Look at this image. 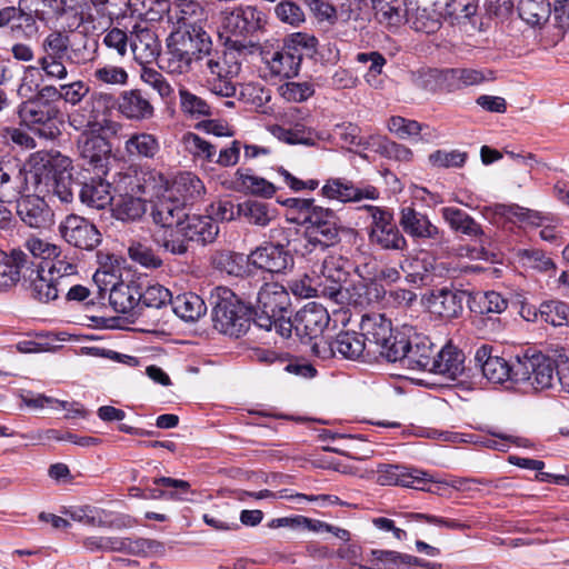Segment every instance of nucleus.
I'll use <instances>...</instances> for the list:
<instances>
[{"mask_svg":"<svg viewBox=\"0 0 569 569\" xmlns=\"http://www.w3.org/2000/svg\"><path fill=\"white\" fill-rule=\"evenodd\" d=\"M447 84L452 90H459L470 86H478L487 80L492 79L487 77L482 70L455 68L445 70Z\"/></svg>","mask_w":569,"mask_h":569,"instance_id":"nucleus-53","label":"nucleus"},{"mask_svg":"<svg viewBox=\"0 0 569 569\" xmlns=\"http://www.w3.org/2000/svg\"><path fill=\"white\" fill-rule=\"evenodd\" d=\"M130 48L137 61L149 63L158 57L160 43L156 33L149 28L134 27L130 38Z\"/></svg>","mask_w":569,"mask_h":569,"instance_id":"nucleus-37","label":"nucleus"},{"mask_svg":"<svg viewBox=\"0 0 569 569\" xmlns=\"http://www.w3.org/2000/svg\"><path fill=\"white\" fill-rule=\"evenodd\" d=\"M269 130L278 140L289 144L315 146L318 140L316 132L302 123L289 128L273 124Z\"/></svg>","mask_w":569,"mask_h":569,"instance_id":"nucleus-46","label":"nucleus"},{"mask_svg":"<svg viewBox=\"0 0 569 569\" xmlns=\"http://www.w3.org/2000/svg\"><path fill=\"white\" fill-rule=\"evenodd\" d=\"M366 348L367 345L361 333L343 331L338 333L333 341L321 340L320 342H315L311 351L323 360L338 355L343 359L357 360L362 356Z\"/></svg>","mask_w":569,"mask_h":569,"instance_id":"nucleus-19","label":"nucleus"},{"mask_svg":"<svg viewBox=\"0 0 569 569\" xmlns=\"http://www.w3.org/2000/svg\"><path fill=\"white\" fill-rule=\"evenodd\" d=\"M520 18L530 26H539L547 21L550 4L547 0H520L518 4Z\"/></svg>","mask_w":569,"mask_h":569,"instance_id":"nucleus-57","label":"nucleus"},{"mask_svg":"<svg viewBox=\"0 0 569 569\" xmlns=\"http://www.w3.org/2000/svg\"><path fill=\"white\" fill-rule=\"evenodd\" d=\"M239 218L247 223L264 228L276 219V208L260 200H246L237 204Z\"/></svg>","mask_w":569,"mask_h":569,"instance_id":"nucleus-42","label":"nucleus"},{"mask_svg":"<svg viewBox=\"0 0 569 569\" xmlns=\"http://www.w3.org/2000/svg\"><path fill=\"white\" fill-rule=\"evenodd\" d=\"M113 204V216L121 221H137L147 211L146 199L132 191H122Z\"/></svg>","mask_w":569,"mask_h":569,"instance_id":"nucleus-41","label":"nucleus"},{"mask_svg":"<svg viewBox=\"0 0 569 569\" xmlns=\"http://www.w3.org/2000/svg\"><path fill=\"white\" fill-rule=\"evenodd\" d=\"M184 236L189 241L206 246L216 240L219 234V226L212 217L206 214H193L187 217L183 222Z\"/></svg>","mask_w":569,"mask_h":569,"instance_id":"nucleus-35","label":"nucleus"},{"mask_svg":"<svg viewBox=\"0 0 569 569\" xmlns=\"http://www.w3.org/2000/svg\"><path fill=\"white\" fill-rule=\"evenodd\" d=\"M411 331L412 328L408 326H403L401 330L395 331L386 346L379 348V353L389 362H400L402 366V360L411 343Z\"/></svg>","mask_w":569,"mask_h":569,"instance_id":"nucleus-47","label":"nucleus"},{"mask_svg":"<svg viewBox=\"0 0 569 569\" xmlns=\"http://www.w3.org/2000/svg\"><path fill=\"white\" fill-rule=\"evenodd\" d=\"M187 207L169 194L156 200L152 206L151 217L160 228L178 227L183 224L188 217Z\"/></svg>","mask_w":569,"mask_h":569,"instance_id":"nucleus-30","label":"nucleus"},{"mask_svg":"<svg viewBox=\"0 0 569 569\" xmlns=\"http://www.w3.org/2000/svg\"><path fill=\"white\" fill-rule=\"evenodd\" d=\"M36 278L31 280L32 297L41 302H49L61 297L64 289L48 274L43 267L33 269Z\"/></svg>","mask_w":569,"mask_h":569,"instance_id":"nucleus-49","label":"nucleus"},{"mask_svg":"<svg viewBox=\"0 0 569 569\" xmlns=\"http://www.w3.org/2000/svg\"><path fill=\"white\" fill-rule=\"evenodd\" d=\"M40 160L43 162V169H48L49 173L46 177V181H42V186L47 192H51L61 202L69 203L73 199L74 187H79L80 183L72 179L71 172L68 170L71 161L67 157L60 154L52 156L50 153L37 152L31 156V161Z\"/></svg>","mask_w":569,"mask_h":569,"instance_id":"nucleus-8","label":"nucleus"},{"mask_svg":"<svg viewBox=\"0 0 569 569\" xmlns=\"http://www.w3.org/2000/svg\"><path fill=\"white\" fill-rule=\"evenodd\" d=\"M213 262L218 269L226 271L228 274L240 276L246 271L248 256L223 251L214 256Z\"/></svg>","mask_w":569,"mask_h":569,"instance_id":"nucleus-61","label":"nucleus"},{"mask_svg":"<svg viewBox=\"0 0 569 569\" xmlns=\"http://www.w3.org/2000/svg\"><path fill=\"white\" fill-rule=\"evenodd\" d=\"M263 23L264 14L251 6L238 7L232 11H226L222 28L228 34L227 46H229V40H239L247 46L244 40L259 31Z\"/></svg>","mask_w":569,"mask_h":569,"instance_id":"nucleus-13","label":"nucleus"},{"mask_svg":"<svg viewBox=\"0 0 569 569\" xmlns=\"http://www.w3.org/2000/svg\"><path fill=\"white\" fill-rule=\"evenodd\" d=\"M360 329L366 345H375L378 349L386 346L395 332L391 321L385 315L377 312L363 315Z\"/></svg>","mask_w":569,"mask_h":569,"instance_id":"nucleus-32","label":"nucleus"},{"mask_svg":"<svg viewBox=\"0 0 569 569\" xmlns=\"http://www.w3.org/2000/svg\"><path fill=\"white\" fill-rule=\"evenodd\" d=\"M366 208L372 219L369 230L370 243L382 250H406L407 240L396 226L392 212L376 206Z\"/></svg>","mask_w":569,"mask_h":569,"instance_id":"nucleus-12","label":"nucleus"},{"mask_svg":"<svg viewBox=\"0 0 569 569\" xmlns=\"http://www.w3.org/2000/svg\"><path fill=\"white\" fill-rule=\"evenodd\" d=\"M34 92L20 103L18 117L21 124L32 130L37 136L53 140L60 134L59 117L61 110L46 86L36 83Z\"/></svg>","mask_w":569,"mask_h":569,"instance_id":"nucleus-4","label":"nucleus"},{"mask_svg":"<svg viewBox=\"0 0 569 569\" xmlns=\"http://www.w3.org/2000/svg\"><path fill=\"white\" fill-rule=\"evenodd\" d=\"M330 322L328 310L317 302H309L295 316V332L305 343L320 342Z\"/></svg>","mask_w":569,"mask_h":569,"instance_id":"nucleus-18","label":"nucleus"},{"mask_svg":"<svg viewBox=\"0 0 569 569\" xmlns=\"http://www.w3.org/2000/svg\"><path fill=\"white\" fill-rule=\"evenodd\" d=\"M348 264L349 261L341 256H328L321 266V277L330 282L329 286L323 283L322 292L338 303H343L347 296L343 283L349 276Z\"/></svg>","mask_w":569,"mask_h":569,"instance_id":"nucleus-22","label":"nucleus"},{"mask_svg":"<svg viewBox=\"0 0 569 569\" xmlns=\"http://www.w3.org/2000/svg\"><path fill=\"white\" fill-rule=\"evenodd\" d=\"M164 545L154 539L118 537L117 552L129 556H154L164 553Z\"/></svg>","mask_w":569,"mask_h":569,"instance_id":"nucleus-44","label":"nucleus"},{"mask_svg":"<svg viewBox=\"0 0 569 569\" xmlns=\"http://www.w3.org/2000/svg\"><path fill=\"white\" fill-rule=\"evenodd\" d=\"M263 60L272 74L283 78L297 76L301 64L300 56L284 44L272 52H263Z\"/></svg>","mask_w":569,"mask_h":569,"instance_id":"nucleus-36","label":"nucleus"},{"mask_svg":"<svg viewBox=\"0 0 569 569\" xmlns=\"http://www.w3.org/2000/svg\"><path fill=\"white\" fill-rule=\"evenodd\" d=\"M60 11L57 0H19L18 7L0 9V28L9 27L13 34L31 37L37 20L44 21Z\"/></svg>","mask_w":569,"mask_h":569,"instance_id":"nucleus-6","label":"nucleus"},{"mask_svg":"<svg viewBox=\"0 0 569 569\" xmlns=\"http://www.w3.org/2000/svg\"><path fill=\"white\" fill-rule=\"evenodd\" d=\"M378 482L382 486H402L416 490H429L428 483L436 482L429 472L399 465H386L379 469Z\"/></svg>","mask_w":569,"mask_h":569,"instance_id":"nucleus-21","label":"nucleus"},{"mask_svg":"<svg viewBox=\"0 0 569 569\" xmlns=\"http://www.w3.org/2000/svg\"><path fill=\"white\" fill-rule=\"evenodd\" d=\"M140 300V287L134 282L114 283L110 289L109 301L113 310L118 313L126 315L131 321L141 316Z\"/></svg>","mask_w":569,"mask_h":569,"instance_id":"nucleus-28","label":"nucleus"},{"mask_svg":"<svg viewBox=\"0 0 569 569\" xmlns=\"http://www.w3.org/2000/svg\"><path fill=\"white\" fill-rule=\"evenodd\" d=\"M180 109L191 119H200L212 114L211 107L204 99L192 93L184 87L179 89Z\"/></svg>","mask_w":569,"mask_h":569,"instance_id":"nucleus-56","label":"nucleus"},{"mask_svg":"<svg viewBox=\"0 0 569 569\" xmlns=\"http://www.w3.org/2000/svg\"><path fill=\"white\" fill-rule=\"evenodd\" d=\"M153 485L164 488L167 500L184 501L187 496L192 493L191 485L181 479L159 477L153 479Z\"/></svg>","mask_w":569,"mask_h":569,"instance_id":"nucleus-62","label":"nucleus"},{"mask_svg":"<svg viewBox=\"0 0 569 569\" xmlns=\"http://www.w3.org/2000/svg\"><path fill=\"white\" fill-rule=\"evenodd\" d=\"M412 83L416 88L435 92L443 82H447L445 71L438 69H421L412 72Z\"/></svg>","mask_w":569,"mask_h":569,"instance_id":"nucleus-63","label":"nucleus"},{"mask_svg":"<svg viewBox=\"0 0 569 569\" xmlns=\"http://www.w3.org/2000/svg\"><path fill=\"white\" fill-rule=\"evenodd\" d=\"M179 27L170 33L167 42H171L181 51L200 63L210 51H212V41L208 32L201 26L202 21L196 19H178Z\"/></svg>","mask_w":569,"mask_h":569,"instance_id":"nucleus-10","label":"nucleus"},{"mask_svg":"<svg viewBox=\"0 0 569 569\" xmlns=\"http://www.w3.org/2000/svg\"><path fill=\"white\" fill-rule=\"evenodd\" d=\"M164 68L172 74H186L190 72L193 64L198 63L194 58L189 57L171 42H167V52L163 60Z\"/></svg>","mask_w":569,"mask_h":569,"instance_id":"nucleus-58","label":"nucleus"},{"mask_svg":"<svg viewBox=\"0 0 569 569\" xmlns=\"http://www.w3.org/2000/svg\"><path fill=\"white\" fill-rule=\"evenodd\" d=\"M403 20L416 32L433 34L446 17V0H405Z\"/></svg>","mask_w":569,"mask_h":569,"instance_id":"nucleus-9","label":"nucleus"},{"mask_svg":"<svg viewBox=\"0 0 569 569\" xmlns=\"http://www.w3.org/2000/svg\"><path fill=\"white\" fill-rule=\"evenodd\" d=\"M92 77L97 82L111 86H124L128 83L129 79V74L124 68L109 63L98 66Z\"/></svg>","mask_w":569,"mask_h":569,"instance_id":"nucleus-64","label":"nucleus"},{"mask_svg":"<svg viewBox=\"0 0 569 569\" xmlns=\"http://www.w3.org/2000/svg\"><path fill=\"white\" fill-rule=\"evenodd\" d=\"M172 299L173 312L184 321H196L206 313L204 301L198 295L187 292Z\"/></svg>","mask_w":569,"mask_h":569,"instance_id":"nucleus-48","label":"nucleus"},{"mask_svg":"<svg viewBox=\"0 0 569 569\" xmlns=\"http://www.w3.org/2000/svg\"><path fill=\"white\" fill-rule=\"evenodd\" d=\"M248 263L271 273H280L293 264V258L282 243H267L248 254Z\"/></svg>","mask_w":569,"mask_h":569,"instance_id":"nucleus-24","label":"nucleus"},{"mask_svg":"<svg viewBox=\"0 0 569 569\" xmlns=\"http://www.w3.org/2000/svg\"><path fill=\"white\" fill-rule=\"evenodd\" d=\"M160 149L158 139L147 132L134 133L124 143V150L131 158H153Z\"/></svg>","mask_w":569,"mask_h":569,"instance_id":"nucleus-51","label":"nucleus"},{"mask_svg":"<svg viewBox=\"0 0 569 569\" xmlns=\"http://www.w3.org/2000/svg\"><path fill=\"white\" fill-rule=\"evenodd\" d=\"M61 238L70 246L91 251L101 242V233L88 219L71 213L59 223Z\"/></svg>","mask_w":569,"mask_h":569,"instance_id":"nucleus-17","label":"nucleus"},{"mask_svg":"<svg viewBox=\"0 0 569 569\" xmlns=\"http://www.w3.org/2000/svg\"><path fill=\"white\" fill-rule=\"evenodd\" d=\"M99 43L96 39L82 37L79 43L72 42L70 34L63 30H51L39 42L36 64L24 68L18 87L20 97L34 92L33 77L39 74L42 80L62 82L69 77V64H86L96 58Z\"/></svg>","mask_w":569,"mask_h":569,"instance_id":"nucleus-1","label":"nucleus"},{"mask_svg":"<svg viewBox=\"0 0 569 569\" xmlns=\"http://www.w3.org/2000/svg\"><path fill=\"white\" fill-rule=\"evenodd\" d=\"M246 48L239 40H229V46L222 53L210 51L201 63V72L210 92L224 98L236 94L234 79L241 70V50Z\"/></svg>","mask_w":569,"mask_h":569,"instance_id":"nucleus-3","label":"nucleus"},{"mask_svg":"<svg viewBox=\"0 0 569 569\" xmlns=\"http://www.w3.org/2000/svg\"><path fill=\"white\" fill-rule=\"evenodd\" d=\"M117 110L126 119L132 121H144L154 116V107L149 97L140 89L121 91L117 98Z\"/></svg>","mask_w":569,"mask_h":569,"instance_id":"nucleus-27","label":"nucleus"},{"mask_svg":"<svg viewBox=\"0 0 569 569\" xmlns=\"http://www.w3.org/2000/svg\"><path fill=\"white\" fill-rule=\"evenodd\" d=\"M431 373L457 380L465 371V355L457 347L448 343L436 352Z\"/></svg>","mask_w":569,"mask_h":569,"instance_id":"nucleus-31","label":"nucleus"},{"mask_svg":"<svg viewBox=\"0 0 569 569\" xmlns=\"http://www.w3.org/2000/svg\"><path fill=\"white\" fill-rule=\"evenodd\" d=\"M322 197L339 202H358L362 199L375 200L379 197L378 190L372 186L357 187L346 178H330L321 188Z\"/></svg>","mask_w":569,"mask_h":569,"instance_id":"nucleus-26","label":"nucleus"},{"mask_svg":"<svg viewBox=\"0 0 569 569\" xmlns=\"http://www.w3.org/2000/svg\"><path fill=\"white\" fill-rule=\"evenodd\" d=\"M312 210L310 216H306L307 223L303 232L306 249L309 252L317 249L323 251L340 241L343 226L332 209L320 206Z\"/></svg>","mask_w":569,"mask_h":569,"instance_id":"nucleus-7","label":"nucleus"},{"mask_svg":"<svg viewBox=\"0 0 569 569\" xmlns=\"http://www.w3.org/2000/svg\"><path fill=\"white\" fill-rule=\"evenodd\" d=\"M213 328L220 333L240 338L248 332L252 321L251 308L229 288L218 287L211 296Z\"/></svg>","mask_w":569,"mask_h":569,"instance_id":"nucleus-5","label":"nucleus"},{"mask_svg":"<svg viewBox=\"0 0 569 569\" xmlns=\"http://www.w3.org/2000/svg\"><path fill=\"white\" fill-rule=\"evenodd\" d=\"M86 101L90 104L91 112L98 117L106 130L116 133L121 128L120 123L108 119L111 110L117 107V98L112 93L93 92Z\"/></svg>","mask_w":569,"mask_h":569,"instance_id":"nucleus-45","label":"nucleus"},{"mask_svg":"<svg viewBox=\"0 0 569 569\" xmlns=\"http://www.w3.org/2000/svg\"><path fill=\"white\" fill-rule=\"evenodd\" d=\"M435 346L430 338L413 332L410 347L407 349L406 357L402 360V367L410 370L430 372L431 366L435 363Z\"/></svg>","mask_w":569,"mask_h":569,"instance_id":"nucleus-29","label":"nucleus"},{"mask_svg":"<svg viewBox=\"0 0 569 569\" xmlns=\"http://www.w3.org/2000/svg\"><path fill=\"white\" fill-rule=\"evenodd\" d=\"M290 296L283 286L279 283H264L257 296V305L253 312V323L264 330H272L271 318L290 311Z\"/></svg>","mask_w":569,"mask_h":569,"instance_id":"nucleus-11","label":"nucleus"},{"mask_svg":"<svg viewBox=\"0 0 569 569\" xmlns=\"http://www.w3.org/2000/svg\"><path fill=\"white\" fill-rule=\"evenodd\" d=\"M236 181L246 192L264 198H271L276 193V187L264 178L254 176L243 169H238L234 173Z\"/></svg>","mask_w":569,"mask_h":569,"instance_id":"nucleus-55","label":"nucleus"},{"mask_svg":"<svg viewBox=\"0 0 569 569\" xmlns=\"http://www.w3.org/2000/svg\"><path fill=\"white\" fill-rule=\"evenodd\" d=\"M34 262L21 248H14L10 251L0 250V291H7L14 287L20 279L31 278L33 274Z\"/></svg>","mask_w":569,"mask_h":569,"instance_id":"nucleus-20","label":"nucleus"},{"mask_svg":"<svg viewBox=\"0 0 569 569\" xmlns=\"http://www.w3.org/2000/svg\"><path fill=\"white\" fill-rule=\"evenodd\" d=\"M140 313L144 307L160 309L173 300L171 292L159 283L148 286L143 291L140 289Z\"/></svg>","mask_w":569,"mask_h":569,"instance_id":"nucleus-60","label":"nucleus"},{"mask_svg":"<svg viewBox=\"0 0 569 569\" xmlns=\"http://www.w3.org/2000/svg\"><path fill=\"white\" fill-rule=\"evenodd\" d=\"M31 191H44L42 179L37 171H28L23 167L7 171L0 166V202L18 201Z\"/></svg>","mask_w":569,"mask_h":569,"instance_id":"nucleus-14","label":"nucleus"},{"mask_svg":"<svg viewBox=\"0 0 569 569\" xmlns=\"http://www.w3.org/2000/svg\"><path fill=\"white\" fill-rule=\"evenodd\" d=\"M440 212L443 220L453 231L482 242L485 232L481 226L466 211L456 207H445Z\"/></svg>","mask_w":569,"mask_h":569,"instance_id":"nucleus-40","label":"nucleus"},{"mask_svg":"<svg viewBox=\"0 0 569 569\" xmlns=\"http://www.w3.org/2000/svg\"><path fill=\"white\" fill-rule=\"evenodd\" d=\"M128 254L132 261L148 269H158L163 264L154 250L141 241H132L128 248Z\"/></svg>","mask_w":569,"mask_h":569,"instance_id":"nucleus-59","label":"nucleus"},{"mask_svg":"<svg viewBox=\"0 0 569 569\" xmlns=\"http://www.w3.org/2000/svg\"><path fill=\"white\" fill-rule=\"evenodd\" d=\"M493 348L482 345L475 353L476 366L481 369L483 377L492 383L511 381L525 392L542 391L551 388L552 363L549 357L541 352L526 351L518 355L513 362L492 355Z\"/></svg>","mask_w":569,"mask_h":569,"instance_id":"nucleus-2","label":"nucleus"},{"mask_svg":"<svg viewBox=\"0 0 569 569\" xmlns=\"http://www.w3.org/2000/svg\"><path fill=\"white\" fill-rule=\"evenodd\" d=\"M17 213L27 226L37 229L50 224L52 217L43 199L29 194L18 200Z\"/></svg>","mask_w":569,"mask_h":569,"instance_id":"nucleus-34","label":"nucleus"},{"mask_svg":"<svg viewBox=\"0 0 569 569\" xmlns=\"http://www.w3.org/2000/svg\"><path fill=\"white\" fill-rule=\"evenodd\" d=\"M466 297L465 290L446 286L431 290L427 301L432 313L443 319H453L462 313Z\"/></svg>","mask_w":569,"mask_h":569,"instance_id":"nucleus-25","label":"nucleus"},{"mask_svg":"<svg viewBox=\"0 0 569 569\" xmlns=\"http://www.w3.org/2000/svg\"><path fill=\"white\" fill-rule=\"evenodd\" d=\"M169 180L157 170L140 169L133 173H124L120 177L118 189L132 191L141 197H148L151 202L160 199L169 191Z\"/></svg>","mask_w":569,"mask_h":569,"instance_id":"nucleus-15","label":"nucleus"},{"mask_svg":"<svg viewBox=\"0 0 569 569\" xmlns=\"http://www.w3.org/2000/svg\"><path fill=\"white\" fill-rule=\"evenodd\" d=\"M399 224L413 239H429L441 242L445 232L431 222L426 213L412 206L402 207L399 212Z\"/></svg>","mask_w":569,"mask_h":569,"instance_id":"nucleus-23","label":"nucleus"},{"mask_svg":"<svg viewBox=\"0 0 569 569\" xmlns=\"http://www.w3.org/2000/svg\"><path fill=\"white\" fill-rule=\"evenodd\" d=\"M79 198L82 203L96 209H103L111 203V186L102 179V176L96 174L89 181L80 183Z\"/></svg>","mask_w":569,"mask_h":569,"instance_id":"nucleus-39","label":"nucleus"},{"mask_svg":"<svg viewBox=\"0 0 569 569\" xmlns=\"http://www.w3.org/2000/svg\"><path fill=\"white\" fill-rule=\"evenodd\" d=\"M82 166L98 176H106L111 161V144L101 134L81 133L77 142Z\"/></svg>","mask_w":569,"mask_h":569,"instance_id":"nucleus-16","label":"nucleus"},{"mask_svg":"<svg viewBox=\"0 0 569 569\" xmlns=\"http://www.w3.org/2000/svg\"><path fill=\"white\" fill-rule=\"evenodd\" d=\"M48 89V92L52 96L57 104H59L60 100H63L66 103L71 106L79 104L83 98L89 93L90 88L81 80H77L70 83H63L59 87L53 84H44Z\"/></svg>","mask_w":569,"mask_h":569,"instance_id":"nucleus-52","label":"nucleus"},{"mask_svg":"<svg viewBox=\"0 0 569 569\" xmlns=\"http://www.w3.org/2000/svg\"><path fill=\"white\" fill-rule=\"evenodd\" d=\"M538 319L555 327L569 326V303L557 299L543 301L533 311V320Z\"/></svg>","mask_w":569,"mask_h":569,"instance_id":"nucleus-50","label":"nucleus"},{"mask_svg":"<svg viewBox=\"0 0 569 569\" xmlns=\"http://www.w3.org/2000/svg\"><path fill=\"white\" fill-rule=\"evenodd\" d=\"M206 191L203 182L191 172L180 173L172 182H169L171 197L181 201L186 207L200 199Z\"/></svg>","mask_w":569,"mask_h":569,"instance_id":"nucleus-38","label":"nucleus"},{"mask_svg":"<svg viewBox=\"0 0 569 569\" xmlns=\"http://www.w3.org/2000/svg\"><path fill=\"white\" fill-rule=\"evenodd\" d=\"M153 242L164 251L182 256L188 251L189 239L184 236L183 224L170 228H159L152 234Z\"/></svg>","mask_w":569,"mask_h":569,"instance_id":"nucleus-43","label":"nucleus"},{"mask_svg":"<svg viewBox=\"0 0 569 569\" xmlns=\"http://www.w3.org/2000/svg\"><path fill=\"white\" fill-rule=\"evenodd\" d=\"M47 261V272L53 280L66 289L70 282H76L79 279V269L77 259L64 252L59 248Z\"/></svg>","mask_w":569,"mask_h":569,"instance_id":"nucleus-33","label":"nucleus"},{"mask_svg":"<svg viewBox=\"0 0 569 569\" xmlns=\"http://www.w3.org/2000/svg\"><path fill=\"white\" fill-rule=\"evenodd\" d=\"M69 124L73 129L82 131V133L88 132L89 134H96L106 130L98 117L91 112V107L87 101L69 114Z\"/></svg>","mask_w":569,"mask_h":569,"instance_id":"nucleus-54","label":"nucleus"}]
</instances>
